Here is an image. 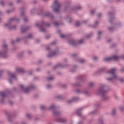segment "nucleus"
Instances as JSON below:
<instances>
[{
	"label": "nucleus",
	"instance_id": "obj_1",
	"mask_svg": "<svg viewBox=\"0 0 124 124\" xmlns=\"http://www.w3.org/2000/svg\"><path fill=\"white\" fill-rule=\"evenodd\" d=\"M109 91V87L108 85L104 84H100V86L98 88L97 94L101 95L102 101H107L109 100L110 97L105 94L107 92Z\"/></svg>",
	"mask_w": 124,
	"mask_h": 124
},
{
	"label": "nucleus",
	"instance_id": "obj_2",
	"mask_svg": "<svg viewBox=\"0 0 124 124\" xmlns=\"http://www.w3.org/2000/svg\"><path fill=\"white\" fill-rule=\"evenodd\" d=\"M116 70L117 69L116 68H112L110 70L108 71L107 72V74H108L109 76L111 77L108 78L107 80L108 82H110V83H115V80L118 79V81L121 84H123L124 83V79L123 78H118L117 74H116Z\"/></svg>",
	"mask_w": 124,
	"mask_h": 124
},
{
	"label": "nucleus",
	"instance_id": "obj_3",
	"mask_svg": "<svg viewBox=\"0 0 124 124\" xmlns=\"http://www.w3.org/2000/svg\"><path fill=\"white\" fill-rule=\"evenodd\" d=\"M108 16L109 18L108 22L110 23L112 26L108 27V30L109 32H114L115 31V24H113V22H114L115 20V12H110L108 13Z\"/></svg>",
	"mask_w": 124,
	"mask_h": 124
},
{
	"label": "nucleus",
	"instance_id": "obj_4",
	"mask_svg": "<svg viewBox=\"0 0 124 124\" xmlns=\"http://www.w3.org/2000/svg\"><path fill=\"white\" fill-rule=\"evenodd\" d=\"M8 46L6 44H3L2 46V50H0V57L6 59L8 58Z\"/></svg>",
	"mask_w": 124,
	"mask_h": 124
},
{
	"label": "nucleus",
	"instance_id": "obj_5",
	"mask_svg": "<svg viewBox=\"0 0 124 124\" xmlns=\"http://www.w3.org/2000/svg\"><path fill=\"white\" fill-rule=\"evenodd\" d=\"M13 21H16V22H20V18H12L9 19L8 23L4 25V28H7L9 30H16V25H12L11 23Z\"/></svg>",
	"mask_w": 124,
	"mask_h": 124
},
{
	"label": "nucleus",
	"instance_id": "obj_6",
	"mask_svg": "<svg viewBox=\"0 0 124 124\" xmlns=\"http://www.w3.org/2000/svg\"><path fill=\"white\" fill-rule=\"evenodd\" d=\"M61 7L62 3L59 2L58 0H54L51 6L55 13H59V12H60V8H61Z\"/></svg>",
	"mask_w": 124,
	"mask_h": 124
},
{
	"label": "nucleus",
	"instance_id": "obj_7",
	"mask_svg": "<svg viewBox=\"0 0 124 124\" xmlns=\"http://www.w3.org/2000/svg\"><path fill=\"white\" fill-rule=\"evenodd\" d=\"M35 26L38 27V28H39L40 31H42V32H45L46 31L45 28V26H47V27H50V23H48L47 21L42 20L40 24L38 23H36L35 24Z\"/></svg>",
	"mask_w": 124,
	"mask_h": 124
},
{
	"label": "nucleus",
	"instance_id": "obj_8",
	"mask_svg": "<svg viewBox=\"0 0 124 124\" xmlns=\"http://www.w3.org/2000/svg\"><path fill=\"white\" fill-rule=\"evenodd\" d=\"M19 88L22 91H24L25 93H29L30 91H32V90H34V89H36V86L35 85H30L28 87L25 88V86L24 85H20Z\"/></svg>",
	"mask_w": 124,
	"mask_h": 124
},
{
	"label": "nucleus",
	"instance_id": "obj_9",
	"mask_svg": "<svg viewBox=\"0 0 124 124\" xmlns=\"http://www.w3.org/2000/svg\"><path fill=\"white\" fill-rule=\"evenodd\" d=\"M10 93V92H9V91L8 90L0 93V95L1 96L0 104H3V103H4V99L5 97H7Z\"/></svg>",
	"mask_w": 124,
	"mask_h": 124
},
{
	"label": "nucleus",
	"instance_id": "obj_10",
	"mask_svg": "<svg viewBox=\"0 0 124 124\" xmlns=\"http://www.w3.org/2000/svg\"><path fill=\"white\" fill-rule=\"evenodd\" d=\"M46 50H47L49 52V54L47 55V58H53V57H55V56H57V55L60 54V51L58 49L52 52H50V47H46Z\"/></svg>",
	"mask_w": 124,
	"mask_h": 124
},
{
	"label": "nucleus",
	"instance_id": "obj_11",
	"mask_svg": "<svg viewBox=\"0 0 124 124\" xmlns=\"http://www.w3.org/2000/svg\"><path fill=\"white\" fill-rule=\"evenodd\" d=\"M8 75L9 77H10L11 78H8V82H9L10 84H12V80H17V76H16V75L15 74L13 73L12 72L10 71L8 72Z\"/></svg>",
	"mask_w": 124,
	"mask_h": 124
},
{
	"label": "nucleus",
	"instance_id": "obj_12",
	"mask_svg": "<svg viewBox=\"0 0 124 124\" xmlns=\"http://www.w3.org/2000/svg\"><path fill=\"white\" fill-rule=\"evenodd\" d=\"M29 29H31V26H25V25H22L21 27V33H25Z\"/></svg>",
	"mask_w": 124,
	"mask_h": 124
},
{
	"label": "nucleus",
	"instance_id": "obj_13",
	"mask_svg": "<svg viewBox=\"0 0 124 124\" xmlns=\"http://www.w3.org/2000/svg\"><path fill=\"white\" fill-rule=\"evenodd\" d=\"M43 16H44V17H49L50 18H51V19H52V20H54V18H55L54 16L50 12H46L44 13L43 14Z\"/></svg>",
	"mask_w": 124,
	"mask_h": 124
},
{
	"label": "nucleus",
	"instance_id": "obj_14",
	"mask_svg": "<svg viewBox=\"0 0 124 124\" xmlns=\"http://www.w3.org/2000/svg\"><path fill=\"white\" fill-rule=\"evenodd\" d=\"M79 100V98L77 97H74L72 98V99L67 102L68 104H71V103H73V102H75V101H78Z\"/></svg>",
	"mask_w": 124,
	"mask_h": 124
},
{
	"label": "nucleus",
	"instance_id": "obj_15",
	"mask_svg": "<svg viewBox=\"0 0 124 124\" xmlns=\"http://www.w3.org/2000/svg\"><path fill=\"white\" fill-rule=\"evenodd\" d=\"M69 64H66L65 65H63L62 63H59L57 64L56 65L54 66L53 67L54 69H57V68H58V67H67V66H69Z\"/></svg>",
	"mask_w": 124,
	"mask_h": 124
},
{
	"label": "nucleus",
	"instance_id": "obj_16",
	"mask_svg": "<svg viewBox=\"0 0 124 124\" xmlns=\"http://www.w3.org/2000/svg\"><path fill=\"white\" fill-rule=\"evenodd\" d=\"M5 114L8 119V122H9L10 124H12V119H11V116H10V115L9 114L8 112H7V111H5Z\"/></svg>",
	"mask_w": 124,
	"mask_h": 124
},
{
	"label": "nucleus",
	"instance_id": "obj_17",
	"mask_svg": "<svg viewBox=\"0 0 124 124\" xmlns=\"http://www.w3.org/2000/svg\"><path fill=\"white\" fill-rule=\"evenodd\" d=\"M33 36H34L33 33L29 34L27 36L22 38V39H23L25 42H26V40H28L29 39H30V38H31L32 37H33Z\"/></svg>",
	"mask_w": 124,
	"mask_h": 124
},
{
	"label": "nucleus",
	"instance_id": "obj_18",
	"mask_svg": "<svg viewBox=\"0 0 124 124\" xmlns=\"http://www.w3.org/2000/svg\"><path fill=\"white\" fill-rule=\"evenodd\" d=\"M55 121L57 122V123H61L62 124H64L65 123H66V120L63 118H58L56 119Z\"/></svg>",
	"mask_w": 124,
	"mask_h": 124
},
{
	"label": "nucleus",
	"instance_id": "obj_19",
	"mask_svg": "<svg viewBox=\"0 0 124 124\" xmlns=\"http://www.w3.org/2000/svg\"><path fill=\"white\" fill-rule=\"evenodd\" d=\"M82 111H83V108H81L76 111V114L78 116V117H81L82 116Z\"/></svg>",
	"mask_w": 124,
	"mask_h": 124
},
{
	"label": "nucleus",
	"instance_id": "obj_20",
	"mask_svg": "<svg viewBox=\"0 0 124 124\" xmlns=\"http://www.w3.org/2000/svg\"><path fill=\"white\" fill-rule=\"evenodd\" d=\"M20 10L21 11L20 16H24V15H25V13H26V8L25 7H21L20 8Z\"/></svg>",
	"mask_w": 124,
	"mask_h": 124
},
{
	"label": "nucleus",
	"instance_id": "obj_21",
	"mask_svg": "<svg viewBox=\"0 0 124 124\" xmlns=\"http://www.w3.org/2000/svg\"><path fill=\"white\" fill-rule=\"evenodd\" d=\"M69 44L71 45V46H73V47L76 46V43H75V41L74 40H70L69 41Z\"/></svg>",
	"mask_w": 124,
	"mask_h": 124
},
{
	"label": "nucleus",
	"instance_id": "obj_22",
	"mask_svg": "<svg viewBox=\"0 0 124 124\" xmlns=\"http://www.w3.org/2000/svg\"><path fill=\"white\" fill-rule=\"evenodd\" d=\"M98 24H99V21L96 20L94 21L93 25H89V27H91V28H93V29H95V28L97 27Z\"/></svg>",
	"mask_w": 124,
	"mask_h": 124
},
{
	"label": "nucleus",
	"instance_id": "obj_23",
	"mask_svg": "<svg viewBox=\"0 0 124 124\" xmlns=\"http://www.w3.org/2000/svg\"><path fill=\"white\" fill-rule=\"evenodd\" d=\"M80 9H82V7L80 5H78V6H76L72 8V10H73V11H75L76 10H79Z\"/></svg>",
	"mask_w": 124,
	"mask_h": 124
},
{
	"label": "nucleus",
	"instance_id": "obj_24",
	"mask_svg": "<svg viewBox=\"0 0 124 124\" xmlns=\"http://www.w3.org/2000/svg\"><path fill=\"white\" fill-rule=\"evenodd\" d=\"M77 68H78V66L77 65H74L73 66V68L71 69L70 71L72 73H74V72H76V69H77Z\"/></svg>",
	"mask_w": 124,
	"mask_h": 124
},
{
	"label": "nucleus",
	"instance_id": "obj_25",
	"mask_svg": "<svg viewBox=\"0 0 124 124\" xmlns=\"http://www.w3.org/2000/svg\"><path fill=\"white\" fill-rule=\"evenodd\" d=\"M53 115H54V116H60V115H61L62 114V112H61L60 111H58V110H54L53 111Z\"/></svg>",
	"mask_w": 124,
	"mask_h": 124
},
{
	"label": "nucleus",
	"instance_id": "obj_26",
	"mask_svg": "<svg viewBox=\"0 0 124 124\" xmlns=\"http://www.w3.org/2000/svg\"><path fill=\"white\" fill-rule=\"evenodd\" d=\"M56 108H57L56 107V106H55V105H51L48 108V109L51 110V111H53V112H54V111L56 110Z\"/></svg>",
	"mask_w": 124,
	"mask_h": 124
},
{
	"label": "nucleus",
	"instance_id": "obj_27",
	"mask_svg": "<svg viewBox=\"0 0 124 124\" xmlns=\"http://www.w3.org/2000/svg\"><path fill=\"white\" fill-rule=\"evenodd\" d=\"M16 71L19 72L20 73H25V69L23 68H18L16 69Z\"/></svg>",
	"mask_w": 124,
	"mask_h": 124
},
{
	"label": "nucleus",
	"instance_id": "obj_28",
	"mask_svg": "<svg viewBox=\"0 0 124 124\" xmlns=\"http://www.w3.org/2000/svg\"><path fill=\"white\" fill-rule=\"evenodd\" d=\"M71 57L73 59L74 61H75L76 62H77V60L79 59L77 57V54H72Z\"/></svg>",
	"mask_w": 124,
	"mask_h": 124
},
{
	"label": "nucleus",
	"instance_id": "obj_29",
	"mask_svg": "<svg viewBox=\"0 0 124 124\" xmlns=\"http://www.w3.org/2000/svg\"><path fill=\"white\" fill-rule=\"evenodd\" d=\"M100 106H101V104L99 102H96L94 104V107L97 109H98Z\"/></svg>",
	"mask_w": 124,
	"mask_h": 124
},
{
	"label": "nucleus",
	"instance_id": "obj_30",
	"mask_svg": "<svg viewBox=\"0 0 124 124\" xmlns=\"http://www.w3.org/2000/svg\"><path fill=\"white\" fill-rule=\"evenodd\" d=\"M65 20H67L69 23H71V22H72V18L70 16H67L66 17H65Z\"/></svg>",
	"mask_w": 124,
	"mask_h": 124
},
{
	"label": "nucleus",
	"instance_id": "obj_31",
	"mask_svg": "<svg viewBox=\"0 0 124 124\" xmlns=\"http://www.w3.org/2000/svg\"><path fill=\"white\" fill-rule=\"evenodd\" d=\"M84 78V76L83 75H79V76H77L75 78V79L76 80H82V79Z\"/></svg>",
	"mask_w": 124,
	"mask_h": 124
},
{
	"label": "nucleus",
	"instance_id": "obj_32",
	"mask_svg": "<svg viewBox=\"0 0 124 124\" xmlns=\"http://www.w3.org/2000/svg\"><path fill=\"white\" fill-rule=\"evenodd\" d=\"M101 33H102L101 31H99L97 32V40H100V39H101Z\"/></svg>",
	"mask_w": 124,
	"mask_h": 124
},
{
	"label": "nucleus",
	"instance_id": "obj_33",
	"mask_svg": "<svg viewBox=\"0 0 124 124\" xmlns=\"http://www.w3.org/2000/svg\"><path fill=\"white\" fill-rule=\"evenodd\" d=\"M24 55H25V52L22 51L21 52L18 54L17 57L19 58H23L24 57Z\"/></svg>",
	"mask_w": 124,
	"mask_h": 124
},
{
	"label": "nucleus",
	"instance_id": "obj_34",
	"mask_svg": "<svg viewBox=\"0 0 124 124\" xmlns=\"http://www.w3.org/2000/svg\"><path fill=\"white\" fill-rule=\"evenodd\" d=\"M98 112L97 111V109L95 108L94 110H93L90 113V115H96Z\"/></svg>",
	"mask_w": 124,
	"mask_h": 124
},
{
	"label": "nucleus",
	"instance_id": "obj_35",
	"mask_svg": "<svg viewBox=\"0 0 124 124\" xmlns=\"http://www.w3.org/2000/svg\"><path fill=\"white\" fill-rule=\"evenodd\" d=\"M98 124H105L104 123V119L103 118H99L98 121Z\"/></svg>",
	"mask_w": 124,
	"mask_h": 124
},
{
	"label": "nucleus",
	"instance_id": "obj_36",
	"mask_svg": "<svg viewBox=\"0 0 124 124\" xmlns=\"http://www.w3.org/2000/svg\"><path fill=\"white\" fill-rule=\"evenodd\" d=\"M111 61H118L119 60V58L117 56L114 55L111 57Z\"/></svg>",
	"mask_w": 124,
	"mask_h": 124
},
{
	"label": "nucleus",
	"instance_id": "obj_37",
	"mask_svg": "<svg viewBox=\"0 0 124 124\" xmlns=\"http://www.w3.org/2000/svg\"><path fill=\"white\" fill-rule=\"evenodd\" d=\"M55 98H57V99H63L64 97L62 95H57L55 96Z\"/></svg>",
	"mask_w": 124,
	"mask_h": 124
},
{
	"label": "nucleus",
	"instance_id": "obj_38",
	"mask_svg": "<svg viewBox=\"0 0 124 124\" xmlns=\"http://www.w3.org/2000/svg\"><path fill=\"white\" fill-rule=\"evenodd\" d=\"M116 111L117 109L116 108H113L111 110V115L113 116H115Z\"/></svg>",
	"mask_w": 124,
	"mask_h": 124
},
{
	"label": "nucleus",
	"instance_id": "obj_39",
	"mask_svg": "<svg viewBox=\"0 0 124 124\" xmlns=\"http://www.w3.org/2000/svg\"><path fill=\"white\" fill-rule=\"evenodd\" d=\"M72 86H81V82L80 81H77L76 83H72Z\"/></svg>",
	"mask_w": 124,
	"mask_h": 124
},
{
	"label": "nucleus",
	"instance_id": "obj_40",
	"mask_svg": "<svg viewBox=\"0 0 124 124\" xmlns=\"http://www.w3.org/2000/svg\"><path fill=\"white\" fill-rule=\"evenodd\" d=\"M77 62H79L80 63H85V62H86V60H84V59H78V60L77 61Z\"/></svg>",
	"mask_w": 124,
	"mask_h": 124
},
{
	"label": "nucleus",
	"instance_id": "obj_41",
	"mask_svg": "<svg viewBox=\"0 0 124 124\" xmlns=\"http://www.w3.org/2000/svg\"><path fill=\"white\" fill-rule=\"evenodd\" d=\"M54 79H55V77H54V76H51L46 78V80L47 81H53Z\"/></svg>",
	"mask_w": 124,
	"mask_h": 124
},
{
	"label": "nucleus",
	"instance_id": "obj_42",
	"mask_svg": "<svg viewBox=\"0 0 124 124\" xmlns=\"http://www.w3.org/2000/svg\"><path fill=\"white\" fill-rule=\"evenodd\" d=\"M104 62H110V61H112L111 58L110 57H108L105 58L103 59Z\"/></svg>",
	"mask_w": 124,
	"mask_h": 124
},
{
	"label": "nucleus",
	"instance_id": "obj_43",
	"mask_svg": "<svg viewBox=\"0 0 124 124\" xmlns=\"http://www.w3.org/2000/svg\"><path fill=\"white\" fill-rule=\"evenodd\" d=\"M115 27H117V28H120V27H122L123 26V24L121 22H118L116 24H114Z\"/></svg>",
	"mask_w": 124,
	"mask_h": 124
},
{
	"label": "nucleus",
	"instance_id": "obj_44",
	"mask_svg": "<svg viewBox=\"0 0 124 124\" xmlns=\"http://www.w3.org/2000/svg\"><path fill=\"white\" fill-rule=\"evenodd\" d=\"M84 42H85L84 39H80L78 41V44H83V43H84Z\"/></svg>",
	"mask_w": 124,
	"mask_h": 124
},
{
	"label": "nucleus",
	"instance_id": "obj_45",
	"mask_svg": "<svg viewBox=\"0 0 124 124\" xmlns=\"http://www.w3.org/2000/svg\"><path fill=\"white\" fill-rule=\"evenodd\" d=\"M93 33L91 32L90 33L86 35V37H87V38H91V37L93 36Z\"/></svg>",
	"mask_w": 124,
	"mask_h": 124
},
{
	"label": "nucleus",
	"instance_id": "obj_46",
	"mask_svg": "<svg viewBox=\"0 0 124 124\" xmlns=\"http://www.w3.org/2000/svg\"><path fill=\"white\" fill-rule=\"evenodd\" d=\"M105 69L104 68H102L99 69L98 70V73H99V74L102 73V72H103V71H104Z\"/></svg>",
	"mask_w": 124,
	"mask_h": 124
},
{
	"label": "nucleus",
	"instance_id": "obj_47",
	"mask_svg": "<svg viewBox=\"0 0 124 124\" xmlns=\"http://www.w3.org/2000/svg\"><path fill=\"white\" fill-rule=\"evenodd\" d=\"M36 10V9L35 8H32L31 10V14H34V13H35Z\"/></svg>",
	"mask_w": 124,
	"mask_h": 124
},
{
	"label": "nucleus",
	"instance_id": "obj_48",
	"mask_svg": "<svg viewBox=\"0 0 124 124\" xmlns=\"http://www.w3.org/2000/svg\"><path fill=\"white\" fill-rule=\"evenodd\" d=\"M83 93H84L85 95H90V92L88 90L84 91Z\"/></svg>",
	"mask_w": 124,
	"mask_h": 124
},
{
	"label": "nucleus",
	"instance_id": "obj_49",
	"mask_svg": "<svg viewBox=\"0 0 124 124\" xmlns=\"http://www.w3.org/2000/svg\"><path fill=\"white\" fill-rule=\"evenodd\" d=\"M26 117L28 118V120H31V114L30 113L26 114Z\"/></svg>",
	"mask_w": 124,
	"mask_h": 124
},
{
	"label": "nucleus",
	"instance_id": "obj_50",
	"mask_svg": "<svg viewBox=\"0 0 124 124\" xmlns=\"http://www.w3.org/2000/svg\"><path fill=\"white\" fill-rule=\"evenodd\" d=\"M93 86H94V83L90 82L88 84V87H90V88H93Z\"/></svg>",
	"mask_w": 124,
	"mask_h": 124
},
{
	"label": "nucleus",
	"instance_id": "obj_51",
	"mask_svg": "<svg viewBox=\"0 0 124 124\" xmlns=\"http://www.w3.org/2000/svg\"><path fill=\"white\" fill-rule=\"evenodd\" d=\"M53 25L55 26V27H59V26H60V23L57 21H55L53 22Z\"/></svg>",
	"mask_w": 124,
	"mask_h": 124
},
{
	"label": "nucleus",
	"instance_id": "obj_52",
	"mask_svg": "<svg viewBox=\"0 0 124 124\" xmlns=\"http://www.w3.org/2000/svg\"><path fill=\"white\" fill-rule=\"evenodd\" d=\"M70 5V3L68 1H67L66 2V6L65 8V9H67V8H68V7H69V6Z\"/></svg>",
	"mask_w": 124,
	"mask_h": 124
},
{
	"label": "nucleus",
	"instance_id": "obj_53",
	"mask_svg": "<svg viewBox=\"0 0 124 124\" xmlns=\"http://www.w3.org/2000/svg\"><path fill=\"white\" fill-rule=\"evenodd\" d=\"M28 75H32V70H30L28 71Z\"/></svg>",
	"mask_w": 124,
	"mask_h": 124
},
{
	"label": "nucleus",
	"instance_id": "obj_54",
	"mask_svg": "<svg viewBox=\"0 0 124 124\" xmlns=\"http://www.w3.org/2000/svg\"><path fill=\"white\" fill-rule=\"evenodd\" d=\"M120 110L121 112H124V106H121L120 107Z\"/></svg>",
	"mask_w": 124,
	"mask_h": 124
},
{
	"label": "nucleus",
	"instance_id": "obj_55",
	"mask_svg": "<svg viewBox=\"0 0 124 124\" xmlns=\"http://www.w3.org/2000/svg\"><path fill=\"white\" fill-rule=\"evenodd\" d=\"M75 25H76V26L77 27H79V26H80V22H79V21H76Z\"/></svg>",
	"mask_w": 124,
	"mask_h": 124
},
{
	"label": "nucleus",
	"instance_id": "obj_56",
	"mask_svg": "<svg viewBox=\"0 0 124 124\" xmlns=\"http://www.w3.org/2000/svg\"><path fill=\"white\" fill-rule=\"evenodd\" d=\"M35 122H38L39 121H40V118L39 117H35L34 118Z\"/></svg>",
	"mask_w": 124,
	"mask_h": 124
},
{
	"label": "nucleus",
	"instance_id": "obj_57",
	"mask_svg": "<svg viewBox=\"0 0 124 124\" xmlns=\"http://www.w3.org/2000/svg\"><path fill=\"white\" fill-rule=\"evenodd\" d=\"M4 71L3 70H0V78L2 76V74H3Z\"/></svg>",
	"mask_w": 124,
	"mask_h": 124
},
{
	"label": "nucleus",
	"instance_id": "obj_58",
	"mask_svg": "<svg viewBox=\"0 0 124 124\" xmlns=\"http://www.w3.org/2000/svg\"><path fill=\"white\" fill-rule=\"evenodd\" d=\"M0 4L2 6H3L4 5V2H3V0L0 1Z\"/></svg>",
	"mask_w": 124,
	"mask_h": 124
},
{
	"label": "nucleus",
	"instance_id": "obj_59",
	"mask_svg": "<svg viewBox=\"0 0 124 124\" xmlns=\"http://www.w3.org/2000/svg\"><path fill=\"white\" fill-rule=\"evenodd\" d=\"M93 60L94 62H96V61L98 60V58L97 57H94L93 58Z\"/></svg>",
	"mask_w": 124,
	"mask_h": 124
},
{
	"label": "nucleus",
	"instance_id": "obj_60",
	"mask_svg": "<svg viewBox=\"0 0 124 124\" xmlns=\"http://www.w3.org/2000/svg\"><path fill=\"white\" fill-rule=\"evenodd\" d=\"M43 62V61H42V60H40L38 61L37 63L38 64H40V63H42Z\"/></svg>",
	"mask_w": 124,
	"mask_h": 124
},
{
	"label": "nucleus",
	"instance_id": "obj_61",
	"mask_svg": "<svg viewBox=\"0 0 124 124\" xmlns=\"http://www.w3.org/2000/svg\"><path fill=\"white\" fill-rule=\"evenodd\" d=\"M102 15L101 14V13H100L98 15H97V17L98 18H100L101 17Z\"/></svg>",
	"mask_w": 124,
	"mask_h": 124
},
{
	"label": "nucleus",
	"instance_id": "obj_62",
	"mask_svg": "<svg viewBox=\"0 0 124 124\" xmlns=\"http://www.w3.org/2000/svg\"><path fill=\"white\" fill-rule=\"evenodd\" d=\"M51 87H52V85H51V84H48L46 85V89H49Z\"/></svg>",
	"mask_w": 124,
	"mask_h": 124
},
{
	"label": "nucleus",
	"instance_id": "obj_63",
	"mask_svg": "<svg viewBox=\"0 0 124 124\" xmlns=\"http://www.w3.org/2000/svg\"><path fill=\"white\" fill-rule=\"evenodd\" d=\"M8 104L9 105H13V102H12V101H9Z\"/></svg>",
	"mask_w": 124,
	"mask_h": 124
},
{
	"label": "nucleus",
	"instance_id": "obj_64",
	"mask_svg": "<svg viewBox=\"0 0 124 124\" xmlns=\"http://www.w3.org/2000/svg\"><path fill=\"white\" fill-rule=\"evenodd\" d=\"M37 0H34L32 1V3H33V4H36L37 3Z\"/></svg>",
	"mask_w": 124,
	"mask_h": 124
}]
</instances>
